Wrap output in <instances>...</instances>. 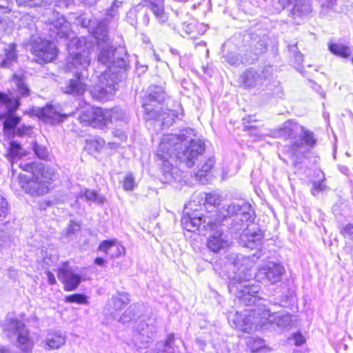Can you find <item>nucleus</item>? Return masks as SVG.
Listing matches in <instances>:
<instances>
[{
	"label": "nucleus",
	"mask_w": 353,
	"mask_h": 353,
	"mask_svg": "<svg viewBox=\"0 0 353 353\" xmlns=\"http://www.w3.org/2000/svg\"><path fill=\"white\" fill-rule=\"evenodd\" d=\"M263 236L262 230L257 222H250L243 230L241 239L247 241L248 243H256Z\"/></svg>",
	"instance_id": "23"
},
{
	"label": "nucleus",
	"mask_w": 353,
	"mask_h": 353,
	"mask_svg": "<svg viewBox=\"0 0 353 353\" xmlns=\"http://www.w3.org/2000/svg\"><path fill=\"white\" fill-rule=\"evenodd\" d=\"M328 49L333 54L344 59L349 57L352 53L350 48L342 43H329Z\"/></svg>",
	"instance_id": "36"
},
{
	"label": "nucleus",
	"mask_w": 353,
	"mask_h": 353,
	"mask_svg": "<svg viewBox=\"0 0 353 353\" xmlns=\"http://www.w3.org/2000/svg\"><path fill=\"white\" fill-rule=\"evenodd\" d=\"M26 154L21 144L16 141H11L8 149L7 158L10 162L21 159Z\"/></svg>",
	"instance_id": "32"
},
{
	"label": "nucleus",
	"mask_w": 353,
	"mask_h": 353,
	"mask_svg": "<svg viewBox=\"0 0 353 353\" xmlns=\"http://www.w3.org/2000/svg\"><path fill=\"white\" fill-rule=\"evenodd\" d=\"M30 129L31 128L30 126H27L25 125H23L20 127H17V129L14 132V135L22 137L25 134H27L30 131Z\"/></svg>",
	"instance_id": "60"
},
{
	"label": "nucleus",
	"mask_w": 353,
	"mask_h": 353,
	"mask_svg": "<svg viewBox=\"0 0 353 353\" xmlns=\"http://www.w3.org/2000/svg\"><path fill=\"white\" fill-rule=\"evenodd\" d=\"M194 28V25L191 23L187 24L184 23L182 24V29L187 34H191L193 32Z\"/></svg>",
	"instance_id": "63"
},
{
	"label": "nucleus",
	"mask_w": 353,
	"mask_h": 353,
	"mask_svg": "<svg viewBox=\"0 0 353 353\" xmlns=\"http://www.w3.org/2000/svg\"><path fill=\"white\" fill-rule=\"evenodd\" d=\"M90 32L96 39L98 45L108 43L109 40L108 23L104 20L96 21Z\"/></svg>",
	"instance_id": "27"
},
{
	"label": "nucleus",
	"mask_w": 353,
	"mask_h": 353,
	"mask_svg": "<svg viewBox=\"0 0 353 353\" xmlns=\"http://www.w3.org/2000/svg\"><path fill=\"white\" fill-rule=\"evenodd\" d=\"M80 229V225L77 223V222H71V224L68 228V233L73 232L74 231L79 230Z\"/></svg>",
	"instance_id": "64"
},
{
	"label": "nucleus",
	"mask_w": 353,
	"mask_h": 353,
	"mask_svg": "<svg viewBox=\"0 0 353 353\" xmlns=\"http://www.w3.org/2000/svg\"><path fill=\"white\" fill-rule=\"evenodd\" d=\"M20 167L23 170L31 172L32 176L35 174V171H37V165L34 163H21Z\"/></svg>",
	"instance_id": "58"
},
{
	"label": "nucleus",
	"mask_w": 353,
	"mask_h": 353,
	"mask_svg": "<svg viewBox=\"0 0 353 353\" xmlns=\"http://www.w3.org/2000/svg\"><path fill=\"white\" fill-rule=\"evenodd\" d=\"M100 114V110H97V108L90 107L83 111L79 116V120L81 123L91 126L94 117L99 116Z\"/></svg>",
	"instance_id": "37"
},
{
	"label": "nucleus",
	"mask_w": 353,
	"mask_h": 353,
	"mask_svg": "<svg viewBox=\"0 0 353 353\" xmlns=\"http://www.w3.org/2000/svg\"><path fill=\"white\" fill-rule=\"evenodd\" d=\"M27 193L32 195H43L49 190L48 181L43 174H34L28 179L24 185Z\"/></svg>",
	"instance_id": "16"
},
{
	"label": "nucleus",
	"mask_w": 353,
	"mask_h": 353,
	"mask_svg": "<svg viewBox=\"0 0 353 353\" xmlns=\"http://www.w3.org/2000/svg\"><path fill=\"white\" fill-rule=\"evenodd\" d=\"M31 52L35 56V61L42 64L56 59L58 50L53 42L37 37L30 40Z\"/></svg>",
	"instance_id": "10"
},
{
	"label": "nucleus",
	"mask_w": 353,
	"mask_h": 353,
	"mask_svg": "<svg viewBox=\"0 0 353 353\" xmlns=\"http://www.w3.org/2000/svg\"><path fill=\"white\" fill-rule=\"evenodd\" d=\"M205 201L208 204L216 207L220 204L221 197L220 195L216 192H210L206 194Z\"/></svg>",
	"instance_id": "50"
},
{
	"label": "nucleus",
	"mask_w": 353,
	"mask_h": 353,
	"mask_svg": "<svg viewBox=\"0 0 353 353\" xmlns=\"http://www.w3.org/2000/svg\"><path fill=\"white\" fill-rule=\"evenodd\" d=\"M202 214L197 210H192L188 205L184 207L181 221H203Z\"/></svg>",
	"instance_id": "38"
},
{
	"label": "nucleus",
	"mask_w": 353,
	"mask_h": 353,
	"mask_svg": "<svg viewBox=\"0 0 353 353\" xmlns=\"http://www.w3.org/2000/svg\"><path fill=\"white\" fill-rule=\"evenodd\" d=\"M157 332V320L149 318L141 321L134 331L133 341L139 348L145 347L154 337Z\"/></svg>",
	"instance_id": "11"
},
{
	"label": "nucleus",
	"mask_w": 353,
	"mask_h": 353,
	"mask_svg": "<svg viewBox=\"0 0 353 353\" xmlns=\"http://www.w3.org/2000/svg\"><path fill=\"white\" fill-rule=\"evenodd\" d=\"M65 301L68 303H77L79 304H88L87 296L81 294H74L65 297Z\"/></svg>",
	"instance_id": "46"
},
{
	"label": "nucleus",
	"mask_w": 353,
	"mask_h": 353,
	"mask_svg": "<svg viewBox=\"0 0 353 353\" xmlns=\"http://www.w3.org/2000/svg\"><path fill=\"white\" fill-rule=\"evenodd\" d=\"M312 12L311 5L305 0H297L290 9V14L299 23L307 19Z\"/></svg>",
	"instance_id": "22"
},
{
	"label": "nucleus",
	"mask_w": 353,
	"mask_h": 353,
	"mask_svg": "<svg viewBox=\"0 0 353 353\" xmlns=\"http://www.w3.org/2000/svg\"><path fill=\"white\" fill-rule=\"evenodd\" d=\"M8 212V203L5 198L0 194V221H3L6 218Z\"/></svg>",
	"instance_id": "55"
},
{
	"label": "nucleus",
	"mask_w": 353,
	"mask_h": 353,
	"mask_svg": "<svg viewBox=\"0 0 353 353\" xmlns=\"http://www.w3.org/2000/svg\"><path fill=\"white\" fill-rule=\"evenodd\" d=\"M57 278L63 284L66 291L76 290L83 281V276L79 272V270L69 265L68 262L62 263L58 268Z\"/></svg>",
	"instance_id": "12"
},
{
	"label": "nucleus",
	"mask_w": 353,
	"mask_h": 353,
	"mask_svg": "<svg viewBox=\"0 0 353 353\" xmlns=\"http://www.w3.org/2000/svg\"><path fill=\"white\" fill-rule=\"evenodd\" d=\"M341 0H326L325 3L322 5V9L325 8L333 10L334 12H341L343 11L341 6H338Z\"/></svg>",
	"instance_id": "51"
},
{
	"label": "nucleus",
	"mask_w": 353,
	"mask_h": 353,
	"mask_svg": "<svg viewBox=\"0 0 353 353\" xmlns=\"http://www.w3.org/2000/svg\"><path fill=\"white\" fill-rule=\"evenodd\" d=\"M239 82L242 83L245 88H254L263 84L259 72L252 68L247 69L240 76Z\"/></svg>",
	"instance_id": "25"
},
{
	"label": "nucleus",
	"mask_w": 353,
	"mask_h": 353,
	"mask_svg": "<svg viewBox=\"0 0 353 353\" xmlns=\"http://www.w3.org/2000/svg\"><path fill=\"white\" fill-rule=\"evenodd\" d=\"M261 79L262 83L269 79L273 74L274 68L272 65H266L261 70H258Z\"/></svg>",
	"instance_id": "52"
},
{
	"label": "nucleus",
	"mask_w": 353,
	"mask_h": 353,
	"mask_svg": "<svg viewBox=\"0 0 353 353\" xmlns=\"http://www.w3.org/2000/svg\"><path fill=\"white\" fill-rule=\"evenodd\" d=\"M66 337L60 331L51 332L48 334L45 341L46 350H56L65 343Z\"/></svg>",
	"instance_id": "29"
},
{
	"label": "nucleus",
	"mask_w": 353,
	"mask_h": 353,
	"mask_svg": "<svg viewBox=\"0 0 353 353\" xmlns=\"http://www.w3.org/2000/svg\"><path fill=\"white\" fill-rule=\"evenodd\" d=\"M341 232L345 237L353 239V223L349 222L343 225Z\"/></svg>",
	"instance_id": "56"
},
{
	"label": "nucleus",
	"mask_w": 353,
	"mask_h": 353,
	"mask_svg": "<svg viewBox=\"0 0 353 353\" xmlns=\"http://www.w3.org/2000/svg\"><path fill=\"white\" fill-rule=\"evenodd\" d=\"M290 340L293 341L294 344L296 346L301 345L305 341L304 336L299 332L294 334Z\"/></svg>",
	"instance_id": "59"
},
{
	"label": "nucleus",
	"mask_w": 353,
	"mask_h": 353,
	"mask_svg": "<svg viewBox=\"0 0 353 353\" xmlns=\"http://www.w3.org/2000/svg\"><path fill=\"white\" fill-rule=\"evenodd\" d=\"M6 107V112L0 114V119H4L3 130L5 132L14 136L17 125L21 121V117L15 114L21 105L20 97H10L5 92L0 91V106Z\"/></svg>",
	"instance_id": "8"
},
{
	"label": "nucleus",
	"mask_w": 353,
	"mask_h": 353,
	"mask_svg": "<svg viewBox=\"0 0 353 353\" xmlns=\"http://www.w3.org/2000/svg\"><path fill=\"white\" fill-rule=\"evenodd\" d=\"M262 305H258L256 307H251L243 310L242 312H230L228 321L236 329L250 332L264 327L267 312H264Z\"/></svg>",
	"instance_id": "5"
},
{
	"label": "nucleus",
	"mask_w": 353,
	"mask_h": 353,
	"mask_svg": "<svg viewBox=\"0 0 353 353\" xmlns=\"http://www.w3.org/2000/svg\"><path fill=\"white\" fill-rule=\"evenodd\" d=\"M254 211L251 205L243 201L229 205L224 219L233 218L232 221H254Z\"/></svg>",
	"instance_id": "13"
},
{
	"label": "nucleus",
	"mask_w": 353,
	"mask_h": 353,
	"mask_svg": "<svg viewBox=\"0 0 353 353\" xmlns=\"http://www.w3.org/2000/svg\"><path fill=\"white\" fill-rule=\"evenodd\" d=\"M134 186V176L132 172H129L125 176L123 180V188L125 191H132Z\"/></svg>",
	"instance_id": "45"
},
{
	"label": "nucleus",
	"mask_w": 353,
	"mask_h": 353,
	"mask_svg": "<svg viewBox=\"0 0 353 353\" xmlns=\"http://www.w3.org/2000/svg\"><path fill=\"white\" fill-rule=\"evenodd\" d=\"M261 307H263L264 312H267L268 314V316L266 317V321L264 323V327L268 324H274L279 328L284 329L292 325V319L290 314H280L277 312L271 313L270 310L266 308L264 305H262Z\"/></svg>",
	"instance_id": "19"
},
{
	"label": "nucleus",
	"mask_w": 353,
	"mask_h": 353,
	"mask_svg": "<svg viewBox=\"0 0 353 353\" xmlns=\"http://www.w3.org/2000/svg\"><path fill=\"white\" fill-rule=\"evenodd\" d=\"M284 273L285 268L282 265L268 261L263 262L260 266L256 273V277L259 279H266L271 283H276L281 281Z\"/></svg>",
	"instance_id": "14"
},
{
	"label": "nucleus",
	"mask_w": 353,
	"mask_h": 353,
	"mask_svg": "<svg viewBox=\"0 0 353 353\" xmlns=\"http://www.w3.org/2000/svg\"><path fill=\"white\" fill-rule=\"evenodd\" d=\"M248 343L249 345H250V348L252 349V352L257 350L263 345V340L259 338L256 339H250Z\"/></svg>",
	"instance_id": "57"
},
{
	"label": "nucleus",
	"mask_w": 353,
	"mask_h": 353,
	"mask_svg": "<svg viewBox=\"0 0 353 353\" xmlns=\"http://www.w3.org/2000/svg\"><path fill=\"white\" fill-rule=\"evenodd\" d=\"M49 0H16L19 7L34 8L48 4Z\"/></svg>",
	"instance_id": "42"
},
{
	"label": "nucleus",
	"mask_w": 353,
	"mask_h": 353,
	"mask_svg": "<svg viewBox=\"0 0 353 353\" xmlns=\"http://www.w3.org/2000/svg\"><path fill=\"white\" fill-rule=\"evenodd\" d=\"M299 136L301 138V141H295L291 143L290 148L293 152H296L299 149L302 148L303 144L310 148H313L316 143V139L315 138L314 133L304 127L303 130H301Z\"/></svg>",
	"instance_id": "24"
},
{
	"label": "nucleus",
	"mask_w": 353,
	"mask_h": 353,
	"mask_svg": "<svg viewBox=\"0 0 353 353\" xmlns=\"http://www.w3.org/2000/svg\"><path fill=\"white\" fill-rule=\"evenodd\" d=\"M173 339V334L168 335V339L165 343H159L157 344V347L153 352H146L145 353H174L173 348L170 345Z\"/></svg>",
	"instance_id": "39"
},
{
	"label": "nucleus",
	"mask_w": 353,
	"mask_h": 353,
	"mask_svg": "<svg viewBox=\"0 0 353 353\" xmlns=\"http://www.w3.org/2000/svg\"><path fill=\"white\" fill-rule=\"evenodd\" d=\"M49 32L50 37L60 39H70L67 43L68 53L83 52L84 40L77 37H70V28L65 17L57 12H52V18L49 19Z\"/></svg>",
	"instance_id": "6"
},
{
	"label": "nucleus",
	"mask_w": 353,
	"mask_h": 353,
	"mask_svg": "<svg viewBox=\"0 0 353 353\" xmlns=\"http://www.w3.org/2000/svg\"><path fill=\"white\" fill-rule=\"evenodd\" d=\"M214 163L215 161L214 158H209L195 173L196 178L201 181L202 178L214 167Z\"/></svg>",
	"instance_id": "40"
},
{
	"label": "nucleus",
	"mask_w": 353,
	"mask_h": 353,
	"mask_svg": "<svg viewBox=\"0 0 353 353\" xmlns=\"http://www.w3.org/2000/svg\"><path fill=\"white\" fill-rule=\"evenodd\" d=\"M90 52L88 50L83 52L77 51L70 52L67 57L65 69L67 71L74 72L75 79H70L62 89L65 93L73 96L81 95L86 90L84 82L85 75L83 72L87 70L90 64Z\"/></svg>",
	"instance_id": "4"
},
{
	"label": "nucleus",
	"mask_w": 353,
	"mask_h": 353,
	"mask_svg": "<svg viewBox=\"0 0 353 353\" xmlns=\"http://www.w3.org/2000/svg\"><path fill=\"white\" fill-rule=\"evenodd\" d=\"M109 112L110 123L112 122V120L123 121L125 119V112L119 108H115L111 110H109Z\"/></svg>",
	"instance_id": "47"
},
{
	"label": "nucleus",
	"mask_w": 353,
	"mask_h": 353,
	"mask_svg": "<svg viewBox=\"0 0 353 353\" xmlns=\"http://www.w3.org/2000/svg\"><path fill=\"white\" fill-rule=\"evenodd\" d=\"M166 97L165 88L161 85H151L146 90L142 101V108L145 114V119H156L161 121L163 127L168 128L171 125L176 118H179L177 110H168V112H161L160 105Z\"/></svg>",
	"instance_id": "3"
},
{
	"label": "nucleus",
	"mask_w": 353,
	"mask_h": 353,
	"mask_svg": "<svg viewBox=\"0 0 353 353\" xmlns=\"http://www.w3.org/2000/svg\"><path fill=\"white\" fill-rule=\"evenodd\" d=\"M122 1L114 0L111 6L106 9L105 15L108 20H111L119 14V10L122 6Z\"/></svg>",
	"instance_id": "41"
},
{
	"label": "nucleus",
	"mask_w": 353,
	"mask_h": 353,
	"mask_svg": "<svg viewBox=\"0 0 353 353\" xmlns=\"http://www.w3.org/2000/svg\"><path fill=\"white\" fill-rule=\"evenodd\" d=\"M236 288L240 290L239 297L242 304L251 307L254 305V307L260 305L257 303L260 299L256 296L259 292L260 288L259 285L249 283L244 285L242 289H240L239 287H236Z\"/></svg>",
	"instance_id": "18"
},
{
	"label": "nucleus",
	"mask_w": 353,
	"mask_h": 353,
	"mask_svg": "<svg viewBox=\"0 0 353 353\" xmlns=\"http://www.w3.org/2000/svg\"><path fill=\"white\" fill-rule=\"evenodd\" d=\"M217 222H209L208 225L212 230H215L210 236L207 241L208 248L214 252L225 249L230 245V241L227 234L220 230Z\"/></svg>",
	"instance_id": "15"
},
{
	"label": "nucleus",
	"mask_w": 353,
	"mask_h": 353,
	"mask_svg": "<svg viewBox=\"0 0 353 353\" xmlns=\"http://www.w3.org/2000/svg\"><path fill=\"white\" fill-rule=\"evenodd\" d=\"M3 331L8 334L17 336V347L24 353H30L33 347L34 342L30 336L29 330L20 320L12 314H8L2 323Z\"/></svg>",
	"instance_id": "7"
},
{
	"label": "nucleus",
	"mask_w": 353,
	"mask_h": 353,
	"mask_svg": "<svg viewBox=\"0 0 353 353\" xmlns=\"http://www.w3.org/2000/svg\"><path fill=\"white\" fill-rule=\"evenodd\" d=\"M77 23H80L83 28H88L89 32L91 30V28L94 25L96 21L91 20L88 16L85 14H82L79 16V17L77 19Z\"/></svg>",
	"instance_id": "54"
},
{
	"label": "nucleus",
	"mask_w": 353,
	"mask_h": 353,
	"mask_svg": "<svg viewBox=\"0 0 353 353\" xmlns=\"http://www.w3.org/2000/svg\"><path fill=\"white\" fill-rule=\"evenodd\" d=\"M83 198L87 201H90L98 205H102L105 200V197L99 194L97 192L86 188L81 190L77 199Z\"/></svg>",
	"instance_id": "33"
},
{
	"label": "nucleus",
	"mask_w": 353,
	"mask_h": 353,
	"mask_svg": "<svg viewBox=\"0 0 353 353\" xmlns=\"http://www.w3.org/2000/svg\"><path fill=\"white\" fill-rule=\"evenodd\" d=\"M32 150L38 158L41 159H45L48 155V152L46 148L39 145L37 142L33 143Z\"/></svg>",
	"instance_id": "48"
},
{
	"label": "nucleus",
	"mask_w": 353,
	"mask_h": 353,
	"mask_svg": "<svg viewBox=\"0 0 353 353\" xmlns=\"http://www.w3.org/2000/svg\"><path fill=\"white\" fill-rule=\"evenodd\" d=\"M129 303L130 298L128 293L118 292L108 301L105 311L107 314H110L114 319H116L118 312L125 307Z\"/></svg>",
	"instance_id": "17"
},
{
	"label": "nucleus",
	"mask_w": 353,
	"mask_h": 353,
	"mask_svg": "<svg viewBox=\"0 0 353 353\" xmlns=\"http://www.w3.org/2000/svg\"><path fill=\"white\" fill-rule=\"evenodd\" d=\"M139 315V306L137 305H132L120 316L118 319V321L125 325L135 320Z\"/></svg>",
	"instance_id": "34"
},
{
	"label": "nucleus",
	"mask_w": 353,
	"mask_h": 353,
	"mask_svg": "<svg viewBox=\"0 0 353 353\" xmlns=\"http://www.w3.org/2000/svg\"><path fill=\"white\" fill-rule=\"evenodd\" d=\"M98 250L110 259L119 257L125 254V248L115 239L103 241Z\"/></svg>",
	"instance_id": "21"
},
{
	"label": "nucleus",
	"mask_w": 353,
	"mask_h": 353,
	"mask_svg": "<svg viewBox=\"0 0 353 353\" xmlns=\"http://www.w3.org/2000/svg\"><path fill=\"white\" fill-rule=\"evenodd\" d=\"M145 5L152 11L160 23L167 21L168 16L165 12L164 0H146Z\"/></svg>",
	"instance_id": "26"
},
{
	"label": "nucleus",
	"mask_w": 353,
	"mask_h": 353,
	"mask_svg": "<svg viewBox=\"0 0 353 353\" xmlns=\"http://www.w3.org/2000/svg\"><path fill=\"white\" fill-rule=\"evenodd\" d=\"M32 112L37 117L53 124L63 121L65 118V115L57 112L52 105H46L41 108L33 109Z\"/></svg>",
	"instance_id": "20"
},
{
	"label": "nucleus",
	"mask_w": 353,
	"mask_h": 353,
	"mask_svg": "<svg viewBox=\"0 0 353 353\" xmlns=\"http://www.w3.org/2000/svg\"><path fill=\"white\" fill-rule=\"evenodd\" d=\"M205 150L204 141L196 137L192 128H185L177 134L164 135L156 154L161 167V181L163 183H181L183 172L173 163L179 161L192 168Z\"/></svg>",
	"instance_id": "1"
},
{
	"label": "nucleus",
	"mask_w": 353,
	"mask_h": 353,
	"mask_svg": "<svg viewBox=\"0 0 353 353\" xmlns=\"http://www.w3.org/2000/svg\"><path fill=\"white\" fill-rule=\"evenodd\" d=\"M4 57L0 61V67L3 68H10L17 59L16 45L10 43L4 48Z\"/></svg>",
	"instance_id": "30"
},
{
	"label": "nucleus",
	"mask_w": 353,
	"mask_h": 353,
	"mask_svg": "<svg viewBox=\"0 0 353 353\" xmlns=\"http://www.w3.org/2000/svg\"><path fill=\"white\" fill-rule=\"evenodd\" d=\"M224 61L231 65L238 66L241 63L239 54L236 52H228L223 57Z\"/></svg>",
	"instance_id": "44"
},
{
	"label": "nucleus",
	"mask_w": 353,
	"mask_h": 353,
	"mask_svg": "<svg viewBox=\"0 0 353 353\" xmlns=\"http://www.w3.org/2000/svg\"><path fill=\"white\" fill-rule=\"evenodd\" d=\"M303 126L293 120L285 121L279 130V135L284 139H296L299 135Z\"/></svg>",
	"instance_id": "28"
},
{
	"label": "nucleus",
	"mask_w": 353,
	"mask_h": 353,
	"mask_svg": "<svg viewBox=\"0 0 353 353\" xmlns=\"http://www.w3.org/2000/svg\"><path fill=\"white\" fill-rule=\"evenodd\" d=\"M73 3V0H57L55 1V5L57 7L64 8H68L70 6L72 5Z\"/></svg>",
	"instance_id": "61"
},
{
	"label": "nucleus",
	"mask_w": 353,
	"mask_h": 353,
	"mask_svg": "<svg viewBox=\"0 0 353 353\" xmlns=\"http://www.w3.org/2000/svg\"><path fill=\"white\" fill-rule=\"evenodd\" d=\"M7 5H1L0 4V14L10 13L12 11V8L10 6V3L8 0H7ZM6 23L3 21V19L0 17V37L3 34L5 30Z\"/></svg>",
	"instance_id": "49"
},
{
	"label": "nucleus",
	"mask_w": 353,
	"mask_h": 353,
	"mask_svg": "<svg viewBox=\"0 0 353 353\" xmlns=\"http://www.w3.org/2000/svg\"><path fill=\"white\" fill-rule=\"evenodd\" d=\"M98 62L107 67L99 78V83L91 90L98 100L106 101L118 90L124 72L128 65V55L125 48L118 49L108 43L98 45Z\"/></svg>",
	"instance_id": "2"
},
{
	"label": "nucleus",
	"mask_w": 353,
	"mask_h": 353,
	"mask_svg": "<svg viewBox=\"0 0 353 353\" xmlns=\"http://www.w3.org/2000/svg\"><path fill=\"white\" fill-rule=\"evenodd\" d=\"M183 230L190 232L202 233L203 229L201 227V222H181Z\"/></svg>",
	"instance_id": "43"
},
{
	"label": "nucleus",
	"mask_w": 353,
	"mask_h": 353,
	"mask_svg": "<svg viewBox=\"0 0 353 353\" xmlns=\"http://www.w3.org/2000/svg\"><path fill=\"white\" fill-rule=\"evenodd\" d=\"M279 4L284 8H292L297 0H278Z\"/></svg>",
	"instance_id": "62"
},
{
	"label": "nucleus",
	"mask_w": 353,
	"mask_h": 353,
	"mask_svg": "<svg viewBox=\"0 0 353 353\" xmlns=\"http://www.w3.org/2000/svg\"><path fill=\"white\" fill-rule=\"evenodd\" d=\"M12 81L21 97H26L30 95V90L27 83L26 76L24 74H14L12 76Z\"/></svg>",
	"instance_id": "31"
},
{
	"label": "nucleus",
	"mask_w": 353,
	"mask_h": 353,
	"mask_svg": "<svg viewBox=\"0 0 353 353\" xmlns=\"http://www.w3.org/2000/svg\"><path fill=\"white\" fill-rule=\"evenodd\" d=\"M97 110H100V114L99 116L94 117L91 126L94 128L103 129L110 123V112L101 108H97Z\"/></svg>",
	"instance_id": "35"
},
{
	"label": "nucleus",
	"mask_w": 353,
	"mask_h": 353,
	"mask_svg": "<svg viewBox=\"0 0 353 353\" xmlns=\"http://www.w3.org/2000/svg\"><path fill=\"white\" fill-rule=\"evenodd\" d=\"M259 257L255 255L252 256H245L241 254H230L228 256V261L230 262V266L236 269L234 272L235 276L228 275V278L249 280L251 277V269L256 263Z\"/></svg>",
	"instance_id": "9"
},
{
	"label": "nucleus",
	"mask_w": 353,
	"mask_h": 353,
	"mask_svg": "<svg viewBox=\"0 0 353 353\" xmlns=\"http://www.w3.org/2000/svg\"><path fill=\"white\" fill-rule=\"evenodd\" d=\"M325 188L326 186L324 184V180L313 181L311 193L314 196H316L320 192H322Z\"/></svg>",
	"instance_id": "53"
}]
</instances>
